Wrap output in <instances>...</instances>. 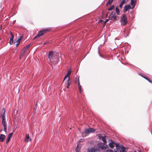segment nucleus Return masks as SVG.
<instances>
[{
    "label": "nucleus",
    "instance_id": "31",
    "mask_svg": "<svg viewBox=\"0 0 152 152\" xmlns=\"http://www.w3.org/2000/svg\"><path fill=\"white\" fill-rule=\"evenodd\" d=\"M116 147L117 148H118L119 147V144L115 143Z\"/></svg>",
    "mask_w": 152,
    "mask_h": 152
},
{
    "label": "nucleus",
    "instance_id": "20",
    "mask_svg": "<svg viewBox=\"0 0 152 152\" xmlns=\"http://www.w3.org/2000/svg\"><path fill=\"white\" fill-rule=\"evenodd\" d=\"M30 45H29L23 48V53L25 52V51L28 48L30 47Z\"/></svg>",
    "mask_w": 152,
    "mask_h": 152
},
{
    "label": "nucleus",
    "instance_id": "25",
    "mask_svg": "<svg viewBox=\"0 0 152 152\" xmlns=\"http://www.w3.org/2000/svg\"><path fill=\"white\" fill-rule=\"evenodd\" d=\"M113 0H109L108 2L106 3V5L112 3Z\"/></svg>",
    "mask_w": 152,
    "mask_h": 152
},
{
    "label": "nucleus",
    "instance_id": "21",
    "mask_svg": "<svg viewBox=\"0 0 152 152\" xmlns=\"http://www.w3.org/2000/svg\"><path fill=\"white\" fill-rule=\"evenodd\" d=\"M122 150L123 152H126V148L122 145L121 146L120 148Z\"/></svg>",
    "mask_w": 152,
    "mask_h": 152
},
{
    "label": "nucleus",
    "instance_id": "15",
    "mask_svg": "<svg viewBox=\"0 0 152 152\" xmlns=\"http://www.w3.org/2000/svg\"><path fill=\"white\" fill-rule=\"evenodd\" d=\"M71 72V70L69 69L68 71V72L67 73L66 75L65 76L63 80V82L64 81V80L66 79L68 77H69L70 75Z\"/></svg>",
    "mask_w": 152,
    "mask_h": 152
},
{
    "label": "nucleus",
    "instance_id": "29",
    "mask_svg": "<svg viewBox=\"0 0 152 152\" xmlns=\"http://www.w3.org/2000/svg\"><path fill=\"white\" fill-rule=\"evenodd\" d=\"M145 79L148 80L149 82L151 83L152 81L148 78L147 77H146V78H145Z\"/></svg>",
    "mask_w": 152,
    "mask_h": 152
},
{
    "label": "nucleus",
    "instance_id": "11",
    "mask_svg": "<svg viewBox=\"0 0 152 152\" xmlns=\"http://www.w3.org/2000/svg\"><path fill=\"white\" fill-rule=\"evenodd\" d=\"M131 9V7L130 5H126L124 8V12H126L129 9Z\"/></svg>",
    "mask_w": 152,
    "mask_h": 152
},
{
    "label": "nucleus",
    "instance_id": "18",
    "mask_svg": "<svg viewBox=\"0 0 152 152\" xmlns=\"http://www.w3.org/2000/svg\"><path fill=\"white\" fill-rule=\"evenodd\" d=\"M81 147V146L79 145H77V147L76 148V152H80V148Z\"/></svg>",
    "mask_w": 152,
    "mask_h": 152
},
{
    "label": "nucleus",
    "instance_id": "14",
    "mask_svg": "<svg viewBox=\"0 0 152 152\" xmlns=\"http://www.w3.org/2000/svg\"><path fill=\"white\" fill-rule=\"evenodd\" d=\"M136 0H131V5L132 6V9H133L134 8V6H135L136 4Z\"/></svg>",
    "mask_w": 152,
    "mask_h": 152
},
{
    "label": "nucleus",
    "instance_id": "32",
    "mask_svg": "<svg viewBox=\"0 0 152 152\" xmlns=\"http://www.w3.org/2000/svg\"><path fill=\"white\" fill-rule=\"evenodd\" d=\"M16 42L17 43L16 44V46L17 47L19 44L20 42H17V41H16Z\"/></svg>",
    "mask_w": 152,
    "mask_h": 152
},
{
    "label": "nucleus",
    "instance_id": "8",
    "mask_svg": "<svg viewBox=\"0 0 152 152\" xmlns=\"http://www.w3.org/2000/svg\"><path fill=\"white\" fill-rule=\"evenodd\" d=\"M98 147L101 148L102 149H106L108 147V146L106 145L105 144L100 143L98 144Z\"/></svg>",
    "mask_w": 152,
    "mask_h": 152
},
{
    "label": "nucleus",
    "instance_id": "12",
    "mask_svg": "<svg viewBox=\"0 0 152 152\" xmlns=\"http://www.w3.org/2000/svg\"><path fill=\"white\" fill-rule=\"evenodd\" d=\"M31 139L29 138L28 134H26V138L25 139V140L26 142H28L31 141Z\"/></svg>",
    "mask_w": 152,
    "mask_h": 152
},
{
    "label": "nucleus",
    "instance_id": "36",
    "mask_svg": "<svg viewBox=\"0 0 152 152\" xmlns=\"http://www.w3.org/2000/svg\"><path fill=\"white\" fill-rule=\"evenodd\" d=\"M109 19H106L105 21V23L109 21Z\"/></svg>",
    "mask_w": 152,
    "mask_h": 152
},
{
    "label": "nucleus",
    "instance_id": "28",
    "mask_svg": "<svg viewBox=\"0 0 152 152\" xmlns=\"http://www.w3.org/2000/svg\"><path fill=\"white\" fill-rule=\"evenodd\" d=\"M22 39V37H20L16 41L17 42H20V41H21Z\"/></svg>",
    "mask_w": 152,
    "mask_h": 152
},
{
    "label": "nucleus",
    "instance_id": "9",
    "mask_svg": "<svg viewBox=\"0 0 152 152\" xmlns=\"http://www.w3.org/2000/svg\"><path fill=\"white\" fill-rule=\"evenodd\" d=\"M98 136L99 139H101L104 144L106 143L107 141L106 140V136H103L101 134H99Z\"/></svg>",
    "mask_w": 152,
    "mask_h": 152
},
{
    "label": "nucleus",
    "instance_id": "23",
    "mask_svg": "<svg viewBox=\"0 0 152 152\" xmlns=\"http://www.w3.org/2000/svg\"><path fill=\"white\" fill-rule=\"evenodd\" d=\"M115 10L117 15H119V14L120 11L119 9H118V7H116Z\"/></svg>",
    "mask_w": 152,
    "mask_h": 152
},
{
    "label": "nucleus",
    "instance_id": "22",
    "mask_svg": "<svg viewBox=\"0 0 152 152\" xmlns=\"http://www.w3.org/2000/svg\"><path fill=\"white\" fill-rule=\"evenodd\" d=\"M114 8V6L113 5L110 8L108 9V10L109 11H111L113 10Z\"/></svg>",
    "mask_w": 152,
    "mask_h": 152
},
{
    "label": "nucleus",
    "instance_id": "2",
    "mask_svg": "<svg viewBox=\"0 0 152 152\" xmlns=\"http://www.w3.org/2000/svg\"><path fill=\"white\" fill-rule=\"evenodd\" d=\"M95 131V129L93 128L86 129H84V132L82 133V134L83 136H87L90 133L94 132Z\"/></svg>",
    "mask_w": 152,
    "mask_h": 152
},
{
    "label": "nucleus",
    "instance_id": "26",
    "mask_svg": "<svg viewBox=\"0 0 152 152\" xmlns=\"http://www.w3.org/2000/svg\"><path fill=\"white\" fill-rule=\"evenodd\" d=\"M114 151L115 152H121V150L118 148L115 149Z\"/></svg>",
    "mask_w": 152,
    "mask_h": 152
},
{
    "label": "nucleus",
    "instance_id": "3",
    "mask_svg": "<svg viewBox=\"0 0 152 152\" xmlns=\"http://www.w3.org/2000/svg\"><path fill=\"white\" fill-rule=\"evenodd\" d=\"M2 110L4 112V114L2 115L1 117L2 118V124L3 125L4 128V131L5 132H7V123L5 121V116H4V113L5 112V109L3 108V109Z\"/></svg>",
    "mask_w": 152,
    "mask_h": 152
},
{
    "label": "nucleus",
    "instance_id": "38",
    "mask_svg": "<svg viewBox=\"0 0 152 152\" xmlns=\"http://www.w3.org/2000/svg\"><path fill=\"white\" fill-rule=\"evenodd\" d=\"M100 22H102V21H103V20H100Z\"/></svg>",
    "mask_w": 152,
    "mask_h": 152
},
{
    "label": "nucleus",
    "instance_id": "1",
    "mask_svg": "<svg viewBox=\"0 0 152 152\" xmlns=\"http://www.w3.org/2000/svg\"><path fill=\"white\" fill-rule=\"evenodd\" d=\"M57 57V56L53 53V51H50L48 54V58L49 61L53 63L55 61Z\"/></svg>",
    "mask_w": 152,
    "mask_h": 152
},
{
    "label": "nucleus",
    "instance_id": "19",
    "mask_svg": "<svg viewBox=\"0 0 152 152\" xmlns=\"http://www.w3.org/2000/svg\"><path fill=\"white\" fill-rule=\"evenodd\" d=\"M69 80H70V77H68V80H67L66 82V84L67 85V86H66V87L67 88H69L68 86H69L70 83L69 82Z\"/></svg>",
    "mask_w": 152,
    "mask_h": 152
},
{
    "label": "nucleus",
    "instance_id": "10",
    "mask_svg": "<svg viewBox=\"0 0 152 152\" xmlns=\"http://www.w3.org/2000/svg\"><path fill=\"white\" fill-rule=\"evenodd\" d=\"M110 142L109 144L111 148H113L114 147V145L115 144V143L112 140H110Z\"/></svg>",
    "mask_w": 152,
    "mask_h": 152
},
{
    "label": "nucleus",
    "instance_id": "37",
    "mask_svg": "<svg viewBox=\"0 0 152 152\" xmlns=\"http://www.w3.org/2000/svg\"><path fill=\"white\" fill-rule=\"evenodd\" d=\"M12 42L11 41H10L9 43L10 44H11Z\"/></svg>",
    "mask_w": 152,
    "mask_h": 152
},
{
    "label": "nucleus",
    "instance_id": "7",
    "mask_svg": "<svg viewBox=\"0 0 152 152\" xmlns=\"http://www.w3.org/2000/svg\"><path fill=\"white\" fill-rule=\"evenodd\" d=\"M98 150L99 148L97 147H89L87 149L88 152H96Z\"/></svg>",
    "mask_w": 152,
    "mask_h": 152
},
{
    "label": "nucleus",
    "instance_id": "34",
    "mask_svg": "<svg viewBox=\"0 0 152 152\" xmlns=\"http://www.w3.org/2000/svg\"><path fill=\"white\" fill-rule=\"evenodd\" d=\"M83 140H84L83 139H81L79 140V142H83Z\"/></svg>",
    "mask_w": 152,
    "mask_h": 152
},
{
    "label": "nucleus",
    "instance_id": "24",
    "mask_svg": "<svg viewBox=\"0 0 152 152\" xmlns=\"http://www.w3.org/2000/svg\"><path fill=\"white\" fill-rule=\"evenodd\" d=\"M139 74L142 77H143V78H144L145 79V78H146V77H146V76H145L144 74H143L142 73H139Z\"/></svg>",
    "mask_w": 152,
    "mask_h": 152
},
{
    "label": "nucleus",
    "instance_id": "16",
    "mask_svg": "<svg viewBox=\"0 0 152 152\" xmlns=\"http://www.w3.org/2000/svg\"><path fill=\"white\" fill-rule=\"evenodd\" d=\"M12 135V133H10L9 134L6 140V143H8L9 141H10V138L11 137Z\"/></svg>",
    "mask_w": 152,
    "mask_h": 152
},
{
    "label": "nucleus",
    "instance_id": "27",
    "mask_svg": "<svg viewBox=\"0 0 152 152\" xmlns=\"http://www.w3.org/2000/svg\"><path fill=\"white\" fill-rule=\"evenodd\" d=\"M13 38H14L13 36V35L12 34V36H11V37L10 38V41H11L12 42H13Z\"/></svg>",
    "mask_w": 152,
    "mask_h": 152
},
{
    "label": "nucleus",
    "instance_id": "35",
    "mask_svg": "<svg viewBox=\"0 0 152 152\" xmlns=\"http://www.w3.org/2000/svg\"><path fill=\"white\" fill-rule=\"evenodd\" d=\"M81 86L80 84V82H79V80H78V86Z\"/></svg>",
    "mask_w": 152,
    "mask_h": 152
},
{
    "label": "nucleus",
    "instance_id": "33",
    "mask_svg": "<svg viewBox=\"0 0 152 152\" xmlns=\"http://www.w3.org/2000/svg\"><path fill=\"white\" fill-rule=\"evenodd\" d=\"M107 152H113V151L112 150H107Z\"/></svg>",
    "mask_w": 152,
    "mask_h": 152
},
{
    "label": "nucleus",
    "instance_id": "5",
    "mask_svg": "<svg viewBox=\"0 0 152 152\" xmlns=\"http://www.w3.org/2000/svg\"><path fill=\"white\" fill-rule=\"evenodd\" d=\"M127 20V18L126 15L124 14L121 17V19L120 21L121 25L124 26L126 25L128 23V21Z\"/></svg>",
    "mask_w": 152,
    "mask_h": 152
},
{
    "label": "nucleus",
    "instance_id": "39",
    "mask_svg": "<svg viewBox=\"0 0 152 152\" xmlns=\"http://www.w3.org/2000/svg\"><path fill=\"white\" fill-rule=\"evenodd\" d=\"M99 55H100V56H101V55H100V54H99Z\"/></svg>",
    "mask_w": 152,
    "mask_h": 152
},
{
    "label": "nucleus",
    "instance_id": "6",
    "mask_svg": "<svg viewBox=\"0 0 152 152\" xmlns=\"http://www.w3.org/2000/svg\"><path fill=\"white\" fill-rule=\"evenodd\" d=\"M118 17L115 15V13L113 12H112L109 16V19L112 20H118Z\"/></svg>",
    "mask_w": 152,
    "mask_h": 152
},
{
    "label": "nucleus",
    "instance_id": "17",
    "mask_svg": "<svg viewBox=\"0 0 152 152\" xmlns=\"http://www.w3.org/2000/svg\"><path fill=\"white\" fill-rule=\"evenodd\" d=\"M5 137V136L3 134H0V141L3 142Z\"/></svg>",
    "mask_w": 152,
    "mask_h": 152
},
{
    "label": "nucleus",
    "instance_id": "4",
    "mask_svg": "<svg viewBox=\"0 0 152 152\" xmlns=\"http://www.w3.org/2000/svg\"><path fill=\"white\" fill-rule=\"evenodd\" d=\"M50 28H48L43 30L40 31L34 37V39L37 38V37H39L41 36L44 35L46 32L50 31L51 30Z\"/></svg>",
    "mask_w": 152,
    "mask_h": 152
},
{
    "label": "nucleus",
    "instance_id": "13",
    "mask_svg": "<svg viewBox=\"0 0 152 152\" xmlns=\"http://www.w3.org/2000/svg\"><path fill=\"white\" fill-rule=\"evenodd\" d=\"M128 1V0H123L121 2V3L119 5V7L121 9L122 8V7L123 5L126 3Z\"/></svg>",
    "mask_w": 152,
    "mask_h": 152
},
{
    "label": "nucleus",
    "instance_id": "30",
    "mask_svg": "<svg viewBox=\"0 0 152 152\" xmlns=\"http://www.w3.org/2000/svg\"><path fill=\"white\" fill-rule=\"evenodd\" d=\"M78 87L80 91V93H81V92H82V90H81V86H78Z\"/></svg>",
    "mask_w": 152,
    "mask_h": 152
}]
</instances>
